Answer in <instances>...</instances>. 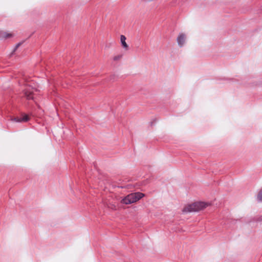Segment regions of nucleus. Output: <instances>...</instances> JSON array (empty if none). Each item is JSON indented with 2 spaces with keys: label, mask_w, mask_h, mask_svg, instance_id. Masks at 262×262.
<instances>
[{
  "label": "nucleus",
  "mask_w": 262,
  "mask_h": 262,
  "mask_svg": "<svg viewBox=\"0 0 262 262\" xmlns=\"http://www.w3.org/2000/svg\"><path fill=\"white\" fill-rule=\"evenodd\" d=\"M208 205L209 204L208 203L203 202H194L192 204L186 205L182 211L184 213L199 211L205 209Z\"/></svg>",
  "instance_id": "1"
},
{
  "label": "nucleus",
  "mask_w": 262,
  "mask_h": 262,
  "mask_svg": "<svg viewBox=\"0 0 262 262\" xmlns=\"http://www.w3.org/2000/svg\"><path fill=\"white\" fill-rule=\"evenodd\" d=\"M145 194L141 192H135L132 193L124 198H123L120 201L122 204L128 205L137 202L139 200L144 197Z\"/></svg>",
  "instance_id": "2"
},
{
  "label": "nucleus",
  "mask_w": 262,
  "mask_h": 262,
  "mask_svg": "<svg viewBox=\"0 0 262 262\" xmlns=\"http://www.w3.org/2000/svg\"><path fill=\"white\" fill-rule=\"evenodd\" d=\"M34 89L29 85H27L24 90V95L27 99H33Z\"/></svg>",
  "instance_id": "3"
},
{
  "label": "nucleus",
  "mask_w": 262,
  "mask_h": 262,
  "mask_svg": "<svg viewBox=\"0 0 262 262\" xmlns=\"http://www.w3.org/2000/svg\"><path fill=\"white\" fill-rule=\"evenodd\" d=\"M185 35L184 34H181L179 35V36L177 38V41L178 44L180 46H182L185 42Z\"/></svg>",
  "instance_id": "4"
},
{
  "label": "nucleus",
  "mask_w": 262,
  "mask_h": 262,
  "mask_svg": "<svg viewBox=\"0 0 262 262\" xmlns=\"http://www.w3.org/2000/svg\"><path fill=\"white\" fill-rule=\"evenodd\" d=\"M126 39V37L124 35H121L120 41H121L122 46L123 48L124 49H125V50H127L128 49L129 47H128V45L127 44V43L125 41Z\"/></svg>",
  "instance_id": "5"
},
{
  "label": "nucleus",
  "mask_w": 262,
  "mask_h": 262,
  "mask_svg": "<svg viewBox=\"0 0 262 262\" xmlns=\"http://www.w3.org/2000/svg\"><path fill=\"white\" fill-rule=\"evenodd\" d=\"M13 35V34H12L11 33L6 32V34L4 36H3L2 38L6 39V38H10V37H12Z\"/></svg>",
  "instance_id": "6"
},
{
  "label": "nucleus",
  "mask_w": 262,
  "mask_h": 262,
  "mask_svg": "<svg viewBox=\"0 0 262 262\" xmlns=\"http://www.w3.org/2000/svg\"><path fill=\"white\" fill-rule=\"evenodd\" d=\"M21 119L22 122H27L29 120V117L28 115H24Z\"/></svg>",
  "instance_id": "7"
},
{
  "label": "nucleus",
  "mask_w": 262,
  "mask_h": 262,
  "mask_svg": "<svg viewBox=\"0 0 262 262\" xmlns=\"http://www.w3.org/2000/svg\"><path fill=\"white\" fill-rule=\"evenodd\" d=\"M257 199L259 201H262V189L259 191V192L258 193Z\"/></svg>",
  "instance_id": "8"
},
{
  "label": "nucleus",
  "mask_w": 262,
  "mask_h": 262,
  "mask_svg": "<svg viewBox=\"0 0 262 262\" xmlns=\"http://www.w3.org/2000/svg\"><path fill=\"white\" fill-rule=\"evenodd\" d=\"M122 56L121 55H118L114 57L113 60L114 61H117L120 60L122 58Z\"/></svg>",
  "instance_id": "9"
},
{
  "label": "nucleus",
  "mask_w": 262,
  "mask_h": 262,
  "mask_svg": "<svg viewBox=\"0 0 262 262\" xmlns=\"http://www.w3.org/2000/svg\"><path fill=\"white\" fill-rule=\"evenodd\" d=\"M11 120L15 121V122H22L21 118H18V117L12 118Z\"/></svg>",
  "instance_id": "10"
},
{
  "label": "nucleus",
  "mask_w": 262,
  "mask_h": 262,
  "mask_svg": "<svg viewBox=\"0 0 262 262\" xmlns=\"http://www.w3.org/2000/svg\"><path fill=\"white\" fill-rule=\"evenodd\" d=\"M6 34V32L3 31H0V38H2L3 36Z\"/></svg>",
  "instance_id": "11"
},
{
  "label": "nucleus",
  "mask_w": 262,
  "mask_h": 262,
  "mask_svg": "<svg viewBox=\"0 0 262 262\" xmlns=\"http://www.w3.org/2000/svg\"><path fill=\"white\" fill-rule=\"evenodd\" d=\"M20 45H21V43H18V44H17L15 49H14L13 52H15V50L20 46Z\"/></svg>",
  "instance_id": "12"
},
{
  "label": "nucleus",
  "mask_w": 262,
  "mask_h": 262,
  "mask_svg": "<svg viewBox=\"0 0 262 262\" xmlns=\"http://www.w3.org/2000/svg\"><path fill=\"white\" fill-rule=\"evenodd\" d=\"M260 221H262V217H261V218H260Z\"/></svg>",
  "instance_id": "13"
}]
</instances>
